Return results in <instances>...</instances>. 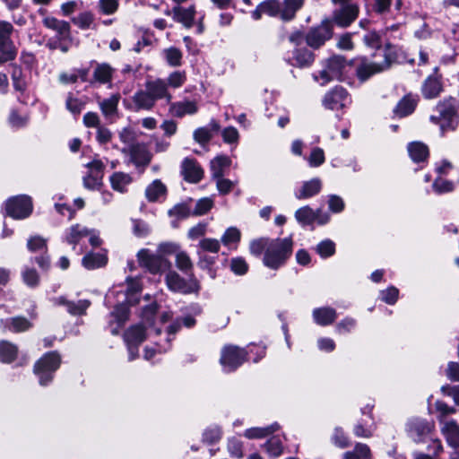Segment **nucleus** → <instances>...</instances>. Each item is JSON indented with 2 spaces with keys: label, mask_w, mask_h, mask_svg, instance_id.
Here are the masks:
<instances>
[{
  "label": "nucleus",
  "mask_w": 459,
  "mask_h": 459,
  "mask_svg": "<svg viewBox=\"0 0 459 459\" xmlns=\"http://www.w3.org/2000/svg\"><path fill=\"white\" fill-rule=\"evenodd\" d=\"M292 251L293 240L290 237L271 238L264 254L263 264L272 270H278L286 264Z\"/></svg>",
  "instance_id": "obj_2"
},
{
  "label": "nucleus",
  "mask_w": 459,
  "mask_h": 459,
  "mask_svg": "<svg viewBox=\"0 0 459 459\" xmlns=\"http://www.w3.org/2000/svg\"><path fill=\"white\" fill-rule=\"evenodd\" d=\"M90 235V230L80 224L70 227L65 233V241L74 247L80 244L81 240Z\"/></svg>",
  "instance_id": "obj_34"
},
{
  "label": "nucleus",
  "mask_w": 459,
  "mask_h": 459,
  "mask_svg": "<svg viewBox=\"0 0 459 459\" xmlns=\"http://www.w3.org/2000/svg\"><path fill=\"white\" fill-rule=\"evenodd\" d=\"M317 213L309 206H304L295 212V218L302 225H310L316 221Z\"/></svg>",
  "instance_id": "obj_43"
},
{
  "label": "nucleus",
  "mask_w": 459,
  "mask_h": 459,
  "mask_svg": "<svg viewBox=\"0 0 459 459\" xmlns=\"http://www.w3.org/2000/svg\"><path fill=\"white\" fill-rule=\"evenodd\" d=\"M119 99V95L114 94L99 102L100 108L106 117H111L117 113Z\"/></svg>",
  "instance_id": "obj_40"
},
{
  "label": "nucleus",
  "mask_w": 459,
  "mask_h": 459,
  "mask_svg": "<svg viewBox=\"0 0 459 459\" xmlns=\"http://www.w3.org/2000/svg\"><path fill=\"white\" fill-rule=\"evenodd\" d=\"M43 24L48 29L56 31L60 38H66L70 33V24L65 21L47 16L43 19Z\"/></svg>",
  "instance_id": "obj_33"
},
{
  "label": "nucleus",
  "mask_w": 459,
  "mask_h": 459,
  "mask_svg": "<svg viewBox=\"0 0 459 459\" xmlns=\"http://www.w3.org/2000/svg\"><path fill=\"white\" fill-rule=\"evenodd\" d=\"M166 195L167 187L160 179L153 180L145 189V197L152 203L164 199Z\"/></svg>",
  "instance_id": "obj_27"
},
{
  "label": "nucleus",
  "mask_w": 459,
  "mask_h": 459,
  "mask_svg": "<svg viewBox=\"0 0 459 459\" xmlns=\"http://www.w3.org/2000/svg\"><path fill=\"white\" fill-rule=\"evenodd\" d=\"M383 53L384 60L382 62H368L367 60H362V62L357 66L356 74L361 82H365L373 74L388 69L392 63L394 62L396 58L394 46L388 40L385 43Z\"/></svg>",
  "instance_id": "obj_4"
},
{
  "label": "nucleus",
  "mask_w": 459,
  "mask_h": 459,
  "mask_svg": "<svg viewBox=\"0 0 459 459\" xmlns=\"http://www.w3.org/2000/svg\"><path fill=\"white\" fill-rule=\"evenodd\" d=\"M111 317L114 321L117 322V326L112 327L110 332L112 334L117 335L119 333V329L124 325V324L127 321L129 316V309L127 305L125 303H120L116 306L114 311L110 314Z\"/></svg>",
  "instance_id": "obj_29"
},
{
  "label": "nucleus",
  "mask_w": 459,
  "mask_h": 459,
  "mask_svg": "<svg viewBox=\"0 0 459 459\" xmlns=\"http://www.w3.org/2000/svg\"><path fill=\"white\" fill-rule=\"evenodd\" d=\"M137 259L141 267L153 274L163 273L170 267V263L164 256L146 248L137 253Z\"/></svg>",
  "instance_id": "obj_6"
},
{
  "label": "nucleus",
  "mask_w": 459,
  "mask_h": 459,
  "mask_svg": "<svg viewBox=\"0 0 459 459\" xmlns=\"http://www.w3.org/2000/svg\"><path fill=\"white\" fill-rule=\"evenodd\" d=\"M212 136L209 129L204 126L195 129L193 134L194 140L202 146L207 144Z\"/></svg>",
  "instance_id": "obj_59"
},
{
  "label": "nucleus",
  "mask_w": 459,
  "mask_h": 459,
  "mask_svg": "<svg viewBox=\"0 0 459 459\" xmlns=\"http://www.w3.org/2000/svg\"><path fill=\"white\" fill-rule=\"evenodd\" d=\"M312 316L316 324L321 326H326L335 321L337 313L333 307H322L315 308L312 312Z\"/></svg>",
  "instance_id": "obj_23"
},
{
  "label": "nucleus",
  "mask_w": 459,
  "mask_h": 459,
  "mask_svg": "<svg viewBox=\"0 0 459 459\" xmlns=\"http://www.w3.org/2000/svg\"><path fill=\"white\" fill-rule=\"evenodd\" d=\"M307 160L310 167H319L325 160L324 150L319 147L313 148Z\"/></svg>",
  "instance_id": "obj_60"
},
{
  "label": "nucleus",
  "mask_w": 459,
  "mask_h": 459,
  "mask_svg": "<svg viewBox=\"0 0 459 459\" xmlns=\"http://www.w3.org/2000/svg\"><path fill=\"white\" fill-rule=\"evenodd\" d=\"M16 55L17 51L12 40L0 42V64L13 61Z\"/></svg>",
  "instance_id": "obj_45"
},
{
  "label": "nucleus",
  "mask_w": 459,
  "mask_h": 459,
  "mask_svg": "<svg viewBox=\"0 0 459 459\" xmlns=\"http://www.w3.org/2000/svg\"><path fill=\"white\" fill-rule=\"evenodd\" d=\"M348 92L342 87H335L325 94L323 100L325 108L332 110L344 108L349 102Z\"/></svg>",
  "instance_id": "obj_14"
},
{
  "label": "nucleus",
  "mask_w": 459,
  "mask_h": 459,
  "mask_svg": "<svg viewBox=\"0 0 459 459\" xmlns=\"http://www.w3.org/2000/svg\"><path fill=\"white\" fill-rule=\"evenodd\" d=\"M186 72L175 71L168 76L166 82L168 84V88L172 87V88L177 89V88L181 87L186 82Z\"/></svg>",
  "instance_id": "obj_52"
},
{
  "label": "nucleus",
  "mask_w": 459,
  "mask_h": 459,
  "mask_svg": "<svg viewBox=\"0 0 459 459\" xmlns=\"http://www.w3.org/2000/svg\"><path fill=\"white\" fill-rule=\"evenodd\" d=\"M270 240L271 238H260L252 240L249 245L250 253L255 256L261 255L268 247Z\"/></svg>",
  "instance_id": "obj_48"
},
{
  "label": "nucleus",
  "mask_w": 459,
  "mask_h": 459,
  "mask_svg": "<svg viewBox=\"0 0 459 459\" xmlns=\"http://www.w3.org/2000/svg\"><path fill=\"white\" fill-rule=\"evenodd\" d=\"M167 63L170 66H179L182 60V52L177 48H169L163 51Z\"/></svg>",
  "instance_id": "obj_49"
},
{
  "label": "nucleus",
  "mask_w": 459,
  "mask_h": 459,
  "mask_svg": "<svg viewBox=\"0 0 459 459\" xmlns=\"http://www.w3.org/2000/svg\"><path fill=\"white\" fill-rule=\"evenodd\" d=\"M61 363V359L56 351L46 353L34 365V373L39 378V385H48L54 377V373L57 370Z\"/></svg>",
  "instance_id": "obj_5"
},
{
  "label": "nucleus",
  "mask_w": 459,
  "mask_h": 459,
  "mask_svg": "<svg viewBox=\"0 0 459 459\" xmlns=\"http://www.w3.org/2000/svg\"><path fill=\"white\" fill-rule=\"evenodd\" d=\"M108 263V257L105 254L102 253H88L86 254L82 260V265L88 270H94L97 268L103 267Z\"/></svg>",
  "instance_id": "obj_35"
},
{
  "label": "nucleus",
  "mask_w": 459,
  "mask_h": 459,
  "mask_svg": "<svg viewBox=\"0 0 459 459\" xmlns=\"http://www.w3.org/2000/svg\"><path fill=\"white\" fill-rule=\"evenodd\" d=\"M130 155L132 161L137 166H146L152 160V154L143 145L135 144L130 148Z\"/></svg>",
  "instance_id": "obj_32"
},
{
  "label": "nucleus",
  "mask_w": 459,
  "mask_h": 459,
  "mask_svg": "<svg viewBox=\"0 0 459 459\" xmlns=\"http://www.w3.org/2000/svg\"><path fill=\"white\" fill-rule=\"evenodd\" d=\"M231 271L238 275H244L248 271V264L242 257H235L230 261Z\"/></svg>",
  "instance_id": "obj_61"
},
{
  "label": "nucleus",
  "mask_w": 459,
  "mask_h": 459,
  "mask_svg": "<svg viewBox=\"0 0 459 459\" xmlns=\"http://www.w3.org/2000/svg\"><path fill=\"white\" fill-rule=\"evenodd\" d=\"M441 430L449 446L459 447V426L455 420L446 421Z\"/></svg>",
  "instance_id": "obj_31"
},
{
  "label": "nucleus",
  "mask_w": 459,
  "mask_h": 459,
  "mask_svg": "<svg viewBox=\"0 0 459 459\" xmlns=\"http://www.w3.org/2000/svg\"><path fill=\"white\" fill-rule=\"evenodd\" d=\"M176 264H177V267L180 271H182L186 273L188 271H190L193 267V264H192V261H191L189 255L186 252H183V251L177 253Z\"/></svg>",
  "instance_id": "obj_56"
},
{
  "label": "nucleus",
  "mask_w": 459,
  "mask_h": 459,
  "mask_svg": "<svg viewBox=\"0 0 459 459\" xmlns=\"http://www.w3.org/2000/svg\"><path fill=\"white\" fill-rule=\"evenodd\" d=\"M172 12L175 21L183 23L186 28L193 26L195 15V6L184 8L178 5L172 9Z\"/></svg>",
  "instance_id": "obj_28"
},
{
  "label": "nucleus",
  "mask_w": 459,
  "mask_h": 459,
  "mask_svg": "<svg viewBox=\"0 0 459 459\" xmlns=\"http://www.w3.org/2000/svg\"><path fill=\"white\" fill-rule=\"evenodd\" d=\"M4 329L13 333H22L32 327V323L23 316H13L1 320Z\"/></svg>",
  "instance_id": "obj_22"
},
{
  "label": "nucleus",
  "mask_w": 459,
  "mask_h": 459,
  "mask_svg": "<svg viewBox=\"0 0 459 459\" xmlns=\"http://www.w3.org/2000/svg\"><path fill=\"white\" fill-rule=\"evenodd\" d=\"M267 453L273 457H277L282 453V445L281 440L273 437L270 438L264 445Z\"/></svg>",
  "instance_id": "obj_57"
},
{
  "label": "nucleus",
  "mask_w": 459,
  "mask_h": 459,
  "mask_svg": "<svg viewBox=\"0 0 459 459\" xmlns=\"http://www.w3.org/2000/svg\"><path fill=\"white\" fill-rule=\"evenodd\" d=\"M418 103V98L408 94L404 96L394 109V116L397 117H404L411 115Z\"/></svg>",
  "instance_id": "obj_25"
},
{
  "label": "nucleus",
  "mask_w": 459,
  "mask_h": 459,
  "mask_svg": "<svg viewBox=\"0 0 459 459\" xmlns=\"http://www.w3.org/2000/svg\"><path fill=\"white\" fill-rule=\"evenodd\" d=\"M198 246L202 249V251L210 252L212 254H217L221 248L220 241L216 238H211L201 239Z\"/></svg>",
  "instance_id": "obj_55"
},
{
  "label": "nucleus",
  "mask_w": 459,
  "mask_h": 459,
  "mask_svg": "<svg viewBox=\"0 0 459 459\" xmlns=\"http://www.w3.org/2000/svg\"><path fill=\"white\" fill-rule=\"evenodd\" d=\"M363 42L370 48L380 49L382 46V37L375 30L368 31L363 36Z\"/></svg>",
  "instance_id": "obj_50"
},
{
  "label": "nucleus",
  "mask_w": 459,
  "mask_h": 459,
  "mask_svg": "<svg viewBox=\"0 0 459 459\" xmlns=\"http://www.w3.org/2000/svg\"><path fill=\"white\" fill-rule=\"evenodd\" d=\"M314 61V55L307 48H297L293 52L292 57L288 58V63L292 66L307 67Z\"/></svg>",
  "instance_id": "obj_26"
},
{
  "label": "nucleus",
  "mask_w": 459,
  "mask_h": 459,
  "mask_svg": "<svg viewBox=\"0 0 459 459\" xmlns=\"http://www.w3.org/2000/svg\"><path fill=\"white\" fill-rule=\"evenodd\" d=\"M90 305L91 302L88 299H82L77 302L70 301L68 304L67 311L71 315L81 316L86 312Z\"/></svg>",
  "instance_id": "obj_54"
},
{
  "label": "nucleus",
  "mask_w": 459,
  "mask_h": 459,
  "mask_svg": "<svg viewBox=\"0 0 459 459\" xmlns=\"http://www.w3.org/2000/svg\"><path fill=\"white\" fill-rule=\"evenodd\" d=\"M73 22L81 29H89L93 22V15L90 12H84L74 18Z\"/></svg>",
  "instance_id": "obj_62"
},
{
  "label": "nucleus",
  "mask_w": 459,
  "mask_h": 459,
  "mask_svg": "<svg viewBox=\"0 0 459 459\" xmlns=\"http://www.w3.org/2000/svg\"><path fill=\"white\" fill-rule=\"evenodd\" d=\"M433 428L431 422L419 418L410 420L406 425L409 437L417 443L423 442Z\"/></svg>",
  "instance_id": "obj_13"
},
{
  "label": "nucleus",
  "mask_w": 459,
  "mask_h": 459,
  "mask_svg": "<svg viewBox=\"0 0 459 459\" xmlns=\"http://www.w3.org/2000/svg\"><path fill=\"white\" fill-rule=\"evenodd\" d=\"M398 295H399V290L397 288H395L394 286H391V287L387 288L386 290H382L380 292L381 299L389 305H394L396 302V300L398 299Z\"/></svg>",
  "instance_id": "obj_64"
},
{
  "label": "nucleus",
  "mask_w": 459,
  "mask_h": 459,
  "mask_svg": "<svg viewBox=\"0 0 459 459\" xmlns=\"http://www.w3.org/2000/svg\"><path fill=\"white\" fill-rule=\"evenodd\" d=\"M145 88L156 102L159 100H165L167 103L172 100V95L169 91L168 84L165 80L157 78L145 82Z\"/></svg>",
  "instance_id": "obj_16"
},
{
  "label": "nucleus",
  "mask_w": 459,
  "mask_h": 459,
  "mask_svg": "<svg viewBox=\"0 0 459 459\" xmlns=\"http://www.w3.org/2000/svg\"><path fill=\"white\" fill-rule=\"evenodd\" d=\"M86 167L88 173L82 178L83 186L92 191L100 190L103 185L104 163L100 160L94 159Z\"/></svg>",
  "instance_id": "obj_9"
},
{
  "label": "nucleus",
  "mask_w": 459,
  "mask_h": 459,
  "mask_svg": "<svg viewBox=\"0 0 459 459\" xmlns=\"http://www.w3.org/2000/svg\"><path fill=\"white\" fill-rule=\"evenodd\" d=\"M119 6L118 0H99V11L105 15L114 14Z\"/></svg>",
  "instance_id": "obj_53"
},
{
  "label": "nucleus",
  "mask_w": 459,
  "mask_h": 459,
  "mask_svg": "<svg viewBox=\"0 0 459 459\" xmlns=\"http://www.w3.org/2000/svg\"><path fill=\"white\" fill-rule=\"evenodd\" d=\"M181 169L184 178L191 183L199 182L204 176L202 168L193 159L186 158L182 161Z\"/></svg>",
  "instance_id": "obj_17"
},
{
  "label": "nucleus",
  "mask_w": 459,
  "mask_h": 459,
  "mask_svg": "<svg viewBox=\"0 0 459 459\" xmlns=\"http://www.w3.org/2000/svg\"><path fill=\"white\" fill-rule=\"evenodd\" d=\"M127 345L129 360L134 359L138 355V346L146 339L145 328L142 325L130 327L124 334Z\"/></svg>",
  "instance_id": "obj_12"
},
{
  "label": "nucleus",
  "mask_w": 459,
  "mask_h": 459,
  "mask_svg": "<svg viewBox=\"0 0 459 459\" xmlns=\"http://www.w3.org/2000/svg\"><path fill=\"white\" fill-rule=\"evenodd\" d=\"M264 13L270 16L280 15L281 17V3L278 0H268L261 3Z\"/></svg>",
  "instance_id": "obj_51"
},
{
  "label": "nucleus",
  "mask_w": 459,
  "mask_h": 459,
  "mask_svg": "<svg viewBox=\"0 0 459 459\" xmlns=\"http://www.w3.org/2000/svg\"><path fill=\"white\" fill-rule=\"evenodd\" d=\"M231 164V160L226 155H218L211 160V170L212 178L221 177L224 170Z\"/></svg>",
  "instance_id": "obj_38"
},
{
  "label": "nucleus",
  "mask_w": 459,
  "mask_h": 459,
  "mask_svg": "<svg viewBox=\"0 0 459 459\" xmlns=\"http://www.w3.org/2000/svg\"><path fill=\"white\" fill-rule=\"evenodd\" d=\"M133 110H152L155 106V101L146 90H139L132 96Z\"/></svg>",
  "instance_id": "obj_19"
},
{
  "label": "nucleus",
  "mask_w": 459,
  "mask_h": 459,
  "mask_svg": "<svg viewBox=\"0 0 459 459\" xmlns=\"http://www.w3.org/2000/svg\"><path fill=\"white\" fill-rule=\"evenodd\" d=\"M429 117L431 123L439 126L442 134L447 131H455L459 126L457 102L449 97L439 101Z\"/></svg>",
  "instance_id": "obj_1"
},
{
  "label": "nucleus",
  "mask_w": 459,
  "mask_h": 459,
  "mask_svg": "<svg viewBox=\"0 0 459 459\" xmlns=\"http://www.w3.org/2000/svg\"><path fill=\"white\" fill-rule=\"evenodd\" d=\"M333 36V26L330 22H323L320 25L311 28L305 36L307 44L312 48H319Z\"/></svg>",
  "instance_id": "obj_10"
},
{
  "label": "nucleus",
  "mask_w": 459,
  "mask_h": 459,
  "mask_svg": "<svg viewBox=\"0 0 459 459\" xmlns=\"http://www.w3.org/2000/svg\"><path fill=\"white\" fill-rule=\"evenodd\" d=\"M32 210L33 204L31 198L26 195L12 197L6 202L7 214L16 220H22L29 217Z\"/></svg>",
  "instance_id": "obj_7"
},
{
  "label": "nucleus",
  "mask_w": 459,
  "mask_h": 459,
  "mask_svg": "<svg viewBox=\"0 0 459 459\" xmlns=\"http://www.w3.org/2000/svg\"><path fill=\"white\" fill-rule=\"evenodd\" d=\"M248 348L249 351H247L245 349H241L237 346H225L221 351L220 359L223 370L225 372H232L236 370L247 359L248 352H255V354H257V357L254 359L255 362H257L265 354V348L264 346L252 345Z\"/></svg>",
  "instance_id": "obj_3"
},
{
  "label": "nucleus",
  "mask_w": 459,
  "mask_h": 459,
  "mask_svg": "<svg viewBox=\"0 0 459 459\" xmlns=\"http://www.w3.org/2000/svg\"><path fill=\"white\" fill-rule=\"evenodd\" d=\"M241 232L236 227L228 228L221 236V243L230 249H236L238 243L240 241Z\"/></svg>",
  "instance_id": "obj_39"
},
{
  "label": "nucleus",
  "mask_w": 459,
  "mask_h": 459,
  "mask_svg": "<svg viewBox=\"0 0 459 459\" xmlns=\"http://www.w3.org/2000/svg\"><path fill=\"white\" fill-rule=\"evenodd\" d=\"M408 152L414 162L424 161L429 157V148L422 143L415 142L408 145Z\"/></svg>",
  "instance_id": "obj_37"
},
{
  "label": "nucleus",
  "mask_w": 459,
  "mask_h": 459,
  "mask_svg": "<svg viewBox=\"0 0 459 459\" xmlns=\"http://www.w3.org/2000/svg\"><path fill=\"white\" fill-rule=\"evenodd\" d=\"M86 100L83 98L74 97L70 93L65 101L66 108L74 115H79L84 108Z\"/></svg>",
  "instance_id": "obj_46"
},
{
  "label": "nucleus",
  "mask_w": 459,
  "mask_h": 459,
  "mask_svg": "<svg viewBox=\"0 0 459 459\" xmlns=\"http://www.w3.org/2000/svg\"><path fill=\"white\" fill-rule=\"evenodd\" d=\"M321 188L322 181L319 178H315L303 182L302 186L295 190L294 195L299 200L307 199L317 195L321 191Z\"/></svg>",
  "instance_id": "obj_18"
},
{
  "label": "nucleus",
  "mask_w": 459,
  "mask_h": 459,
  "mask_svg": "<svg viewBox=\"0 0 459 459\" xmlns=\"http://www.w3.org/2000/svg\"><path fill=\"white\" fill-rule=\"evenodd\" d=\"M115 69L108 63H95L92 72L93 82L111 84Z\"/></svg>",
  "instance_id": "obj_21"
},
{
  "label": "nucleus",
  "mask_w": 459,
  "mask_h": 459,
  "mask_svg": "<svg viewBox=\"0 0 459 459\" xmlns=\"http://www.w3.org/2000/svg\"><path fill=\"white\" fill-rule=\"evenodd\" d=\"M109 182L113 190L124 194L127 192V187L133 182V178L127 173L115 172L110 176Z\"/></svg>",
  "instance_id": "obj_30"
},
{
  "label": "nucleus",
  "mask_w": 459,
  "mask_h": 459,
  "mask_svg": "<svg viewBox=\"0 0 459 459\" xmlns=\"http://www.w3.org/2000/svg\"><path fill=\"white\" fill-rule=\"evenodd\" d=\"M332 441L336 446L340 448H345L349 446L348 437L345 435L344 431L339 427L334 429L332 436Z\"/></svg>",
  "instance_id": "obj_63"
},
{
  "label": "nucleus",
  "mask_w": 459,
  "mask_h": 459,
  "mask_svg": "<svg viewBox=\"0 0 459 459\" xmlns=\"http://www.w3.org/2000/svg\"><path fill=\"white\" fill-rule=\"evenodd\" d=\"M304 0H283L281 4V19L283 21L292 20L296 13L303 6Z\"/></svg>",
  "instance_id": "obj_36"
},
{
  "label": "nucleus",
  "mask_w": 459,
  "mask_h": 459,
  "mask_svg": "<svg viewBox=\"0 0 459 459\" xmlns=\"http://www.w3.org/2000/svg\"><path fill=\"white\" fill-rule=\"evenodd\" d=\"M166 282L169 290L184 294L197 292L200 289L199 282L195 277H192L187 282L176 272L167 273Z\"/></svg>",
  "instance_id": "obj_11"
},
{
  "label": "nucleus",
  "mask_w": 459,
  "mask_h": 459,
  "mask_svg": "<svg viewBox=\"0 0 459 459\" xmlns=\"http://www.w3.org/2000/svg\"><path fill=\"white\" fill-rule=\"evenodd\" d=\"M199 260L198 266L203 270H207L210 276L213 279L215 278V272L212 270V265L216 262V257L212 255H208L202 252L198 253Z\"/></svg>",
  "instance_id": "obj_47"
},
{
  "label": "nucleus",
  "mask_w": 459,
  "mask_h": 459,
  "mask_svg": "<svg viewBox=\"0 0 459 459\" xmlns=\"http://www.w3.org/2000/svg\"><path fill=\"white\" fill-rule=\"evenodd\" d=\"M316 251L321 257L326 258L334 254L335 245L332 240L325 239L317 245Z\"/></svg>",
  "instance_id": "obj_58"
},
{
  "label": "nucleus",
  "mask_w": 459,
  "mask_h": 459,
  "mask_svg": "<svg viewBox=\"0 0 459 459\" xmlns=\"http://www.w3.org/2000/svg\"><path fill=\"white\" fill-rule=\"evenodd\" d=\"M169 104V114L175 117H183L186 115H194L197 112L198 107L196 102L192 100H183L172 102Z\"/></svg>",
  "instance_id": "obj_20"
},
{
  "label": "nucleus",
  "mask_w": 459,
  "mask_h": 459,
  "mask_svg": "<svg viewBox=\"0 0 459 459\" xmlns=\"http://www.w3.org/2000/svg\"><path fill=\"white\" fill-rule=\"evenodd\" d=\"M18 353V348L15 344L7 342H0V360L4 363H11L13 361Z\"/></svg>",
  "instance_id": "obj_41"
},
{
  "label": "nucleus",
  "mask_w": 459,
  "mask_h": 459,
  "mask_svg": "<svg viewBox=\"0 0 459 459\" xmlns=\"http://www.w3.org/2000/svg\"><path fill=\"white\" fill-rule=\"evenodd\" d=\"M443 86L437 76L430 75L423 82L421 92L425 99L431 100L437 98L442 91Z\"/></svg>",
  "instance_id": "obj_24"
},
{
  "label": "nucleus",
  "mask_w": 459,
  "mask_h": 459,
  "mask_svg": "<svg viewBox=\"0 0 459 459\" xmlns=\"http://www.w3.org/2000/svg\"><path fill=\"white\" fill-rule=\"evenodd\" d=\"M358 14L359 7L357 4H347L333 12V20L338 26L345 28L357 19Z\"/></svg>",
  "instance_id": "obj_15"
},
{
  "label": "nucleus",
  "mask_w": 459,
  "mask_h": 459,
  "mask_svg": "<svg viewBox=\"0 0 459 459\" xmlns=\"http://www.w3.org/2000/svg\"><path fill=\"white\" fill-rule=\"evenodd\" d=\"M345 67V60L342 56H334L328 59L325 67L318 74H314L316 81L321 85H325L329 82L340 79L342 70Z\"/></svg>",
  "instance_id": "obj_8"
},
{
  "label": "nucleus",
  "mask_w": 459,
  "mask_h": 459,
  "mask_svg": "<svg viewBox=\"0 0 459 459\" xmlns=\"http://www.w3.org/2000/svg\"><path fill=\"white\" fill-rule=\"evenodd\" d=\"M278 429L279 425L277 423H273L266 428H251L245 431L244 436L249 439L263 438L275 432Z\"/></svg>",
  "instance_id": "obj_42"
},
{
  "label": "nucleus",
  "mask_w": 459,
  "mask_h": 459,
  "mask_svg": "<svg viewBox=\"0 0 459 459\" xmlns=\"http://www.w3.org/2000/svg\"><path fill=\"white\" fill-rule=\"evenodd\" d=\"M344 459H371L370 448L368 445L357 443L352 451L344 454Z\"/></svg>",
  "instance_id": "obj_44"
}]
</instances>
